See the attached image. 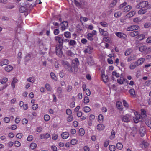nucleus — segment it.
<instances>
[{
    "label": "nucleus",
    "instance_id": "obj_1",
    "mask_svg": "<svg viewBox=\"0 0 151 151\" xmlns=\"http://www.w3.org/2000/svg\"><path fill=\"white\" fill-rule=\"evenodd\" d=\"M136 8L137 9L140 8H145V9H149L151 8V5L149 4L147 1H142L136 6Z\"/></svg>",
    "mask_w": 151,
    "mask_h": 151
},
{
    "label": "nucleus",
    "instance_id": "obj_2",
    "mask_svg": "<svg viewBox=\"0 0 151 151\" xmlns=\"http://www.w3.org/2000/svg\"><path fill=\"white\" fill-rule=\"evenodd\" d=\"M74 3L76 6L79 8L83 9H88V7L87 3L83 0H81L80 2L75 0Z\"/></svg>",
    "mask_w": 151,
    "mask_h": 151
},
{
    "label": "nucleus",
    "instance_id": "obj_3",
    "mask_svg": "<svg viewBox=\"0 0 151 151\" xmlns=\"http://www.w3.org/2000/svg\"><path fill=\"white\" fill-rule=\"evenodd\" d=\"M79 64V62L77 58H76L72 61V66L73 72L76 73L77 71V67Z\"/></svg>",
    "mask_w": 151,
    "mask_h": 151
},
{
    "label": "nucleus",
    "instance_id": "obj_4",
    "mask_svg": "<svg viewBox=\"0 0 151 151\" xmlns=\"http://www.w3.org/2000/svg\"><path fill=\"white\" fill-rule=\"evenodd\" d=\"M63 35H60L56 36L55 39L56 41L59 43V45L56 46H62L63 42Z\"/></svg>",
    "mask_w": 151,
    "mask_h": 151
},
{
    "label": "nucleus",
    "instance_id": "obj_5",
    "mask_svg": "<svg viewBox=\"0 0 151 151\" xmlns=\"http://www.w3.org/2000/svg\"><path fill=\"white\" fill-rule=\"evenodd\" d=\"M62 65H63L66 69L70 72H73L72 67L70 66L69 63L66 61L63 60L62 62Z\"/></svg>",
    "mask_w": 151,
    "mask_h": 151
},
{
    "label": "nucleus",
    "instance_id": "obj_6",
    "mask_svg": "<svg viewBox=\"0 0 151 151\" xmlns=\"http://www.w3.org/2000/svg\"><path fill=\"white\" fill-rule=\"evenodd\" d=\"M93 50V47L91 46H89L86 47L84 49L83 52L86 53L91 54L92 52V50Z\"/></svg>",
    "mask_w": 151,
    "mask_h": 151
},
{
    "label": "nucleus",
    "instance_id": "obj_7",
    "mask_svg": "<svg viewBox=\"0 0 151 151\" xmlns=\"http://www.w3.org/2000/svg\"><path fill=\"white\" fill-rule=\"evenodd\" d=\"M115 34L117 37L121 39L126 40L127 38L126 35L123 32H116L115 33Z\"/></svg>",
    "mask_w": 151,
    "mask_h": 151
},
{
    "label": "nucleus",
    "instance_id": "obj_8",
    "mask_svg": "<svg viewBox=\"0 0 151 151\" xmlns=\"http://www.w3.org/2000/svg\"><path fill=\"white\" fill-rule=\"evenodd\" d=\"M135 116L133 118L134 121L135 123H137L139 121L142 120V118L140 114L137 112L135 113Z\"/></svg>",
    "mask_w": 151,
    "mask_h": 151
},
{
    "label": "nucleus",
    "instance_id": "obj_9",
    "mask_svg": "<svg viewBox=\"0 0 151 151\" xmlns=\"http://www.w3.org/2000/svg\"><path fill=\"white\" fill-rule=\"evenodd\" d=\"M62 46H56V53L57 55L60 57L62 56V52L61 49Z\"/></svg>",
    "mask_w": 151,
    "mask_h": 151
},
{
    "label": "nucleus",
    "instance_id": "obj_10",
    "mask_svg": "<svg viewBox=\"0 0 151 151\" xmlns=\"http://www.w3.org/2000/svg\"><path fill=\"white\" fill-rule=\"evenodd\" d=\"M139 28V27L137 25H132L127 28V31H134V30H138Z\"/></svg>",
    "mask_w": 151,
    "mask_h": 151
},
{
    "label": "nucleus",
    "instance_id": "obj_11",
    "mask_svg": "<svg viewBox=\"0 0 151 151\" xmlns=\"http://www.w3.org/2000/svg\"><path fill=\"white\" fill-rule=\"evenodd\" d=\"M130 115L129 114H126L123 116L122 117V120L124 122H128L130 121Z\"/></svg>",
    "mask_w": 151,
    "mask_h": 151
},
{
    "label": "nucleus",
    "instance_id": "obj_12",
    "mask_svg": "<svg viewBox=\"0 0 151 151\" xmlns=\"http://www.w3.org/2000/svg\"><path fill=\"white\" fill-rule=\"evenodd\" d=\"M61 29L63 31L67 28L68 26V23L67 21H63L61 24Z\"/></svg>",
    "mask_w": 151,
    "mask_h": 151
},
{
    "label": "nucleus",
    "instance_id": "obj_13",
    "mask_svg": "<svg viewBox=\"0 0 151 151\" xmlns=\"http://www.w3.org/2000/svg\"><path fill=\"white\" fill-rule=\"evenodd\" d=\"M145 60V59L144 58H139L136 62H135V63L137 65V66H138L143 64Z\"/></svg>",
    "mask_w": 151,
    "mask_h": 151
},
{
    "label": "nucleus",
    "instance_id": "obj_14",
    "mask_svg": "<svg viewBox=\"0 0 151 151\" xmlns=\"http://www.w3.org/2000/svg\"><path fill=\"white\" fill-rule=\"evenodd\" d=\"M50 134L47 133L41 134L40 138L41 139H47L50 137Z\"/></svg>",
    "mask_w": 151,
    "mask_h": 151
},
{
    "label": "nucleus",
    "instance_id": "obj_15",
    "mask_svg": "<svg viewBox=\"0 0 151 151\" xmlns=\"http://www.w3.org/2000/svg\"><path fill=\"white\" fill-rule=\"evenodd\" d=\"M105 126L103 124H99L96 126V129L99 131H101L104 129Z\"/></svg>",
    "mask_w": 151,
    "mask_h": 151
},
{
    "label": "nucleus",
    "instance_id": "obj_16",
    "mask_svg": "<svg viewBox=\"0 0 151 151\" xmlns=\"http://www.w3.org/2000/svg\"><path fill=\"white\" fill-rule=\"evenodd\" d=\"M31 57V53H29L27 54L24 58V61L26 63L28 61H29Z\"/></svg>",
    "mask_w": 151,
    "mask_h": 151
},
{
    "label": "nucleus",
    "instance_id": "obj_17",
    "mask_svg": "<svg viewBox=\"0 0 151 151\" xmlns=\"http://www.w3.org/2000/svg\"><path fill=\"white\" fill-rule=\"evenodd\" d=\"M69 136V133L67 132H63L61 134L62 137L64 139H67Z\"/></svg>",
    "mask_w": 151,
    "mask_h": 151
},
{
    "label": "nucleus",
    "instance_id": "obj_18",
    "mask_svg": "<svg viewBox=\"0 0 151 151\" xmlns=\"http://www.w3.org/2000/svg\"><path fill=\"white\" fill-rule=\"evenodd\" d=\"M140 134L141 135V136L142 137H143L144 136L145 133V131L146 129L144 127L142 126L140 127Z\"/></svg>",
    "mask_w": 151,
    "mask_h": 151
},
{
    "label": "nucleus",
    "instance_id": "obj_19",
    "mask_svg": "<svg viewBox=\"0 0 151 151\" xmlns=\"http://www.w3.org/2000/svg\"><path fill=\"white\" fill-rule=\"evenodd\" d=\"M99 30L100 33L102 35L105 36H106L108 35V32L106 31H105L104 29L99 28Z\"/></svg>",
    "mask_w": 151,
    "mask_h": 151
},
{
    "label": "nucleus",
    "instance_id": "obj_20",
    "mask_svg": "<svg viewBox=\"0 0 151 151\" xmlns=\"http://www.w3.org/2000/svg\"><path fill=\"white\" fill-rule=\"evenodd\" d=\"M116 106L118 109L119 110L122 111L123 109L122 103L120 101H118L116 103Z\"/></svg>",
    "mask_w": 151,
    "mask_h": 151
},
{
    "label": "nucleus",
    "instance_id": "obj_21",
    "mask_svg": "<svg viewBox=\"0 0 151 151\" xmlns=\"http://www.w3.org/2000/svg\"><path fill=\"white\" fill-rule=\"evenodd\" d=\"M141 116L142 118H145L147 116L146 112V111L143 109H142L141 110Z\"/></svg>",
    "mask_w": 151,
    "mask_h": 151
},
{
    "label": "nucleus",
    "instance_id": "obj_22",
    "mask_svg": "<svg viewBox=\"0 0 151 151\" xmlns=\"http://www.w3.org/2000/svg\"><path fill=\"white\" fill-rule=\"evenodd\" d=\"M9 61L8 59H4L0 62V65L3 66L4 65H7L9 63Z\"/></svg>",
    "mask_w": 151,
    "mask_h": 151
},
{
    "label": "nucleus",
    "instance_id": "obj_23",
    "mask_svg": "<svg viewBox=\"0 0 151 151\" xmlns=\"http://www.w3.org/2000/svg\"><path fill=\"white\" fill-rule=\"evenodd\" d=\"M139 34V32L138 31H134L131 32L129 34V35L132 37H134L138 35Z\"/></svg>",
    "mask_w": 151,
    "mask_h": 151
},
{
    "label": "nucleus",
    "instance_id": "obj_24",
    "mask_svg": "<svg viewBox=\"0 0 151 151\" xmlns=\"http://www.w3.org/2000/svg\"><path fill=\"white\" fill-rule=\"evenodd\" d=\"M102 81L104 82H107L108 81V77L104 74H102L101 76Z\"/></svg>",
    "mask_w": 151,
    "mask_h": 151
},
{
    "label": "nucleus",
    "instance_id": "obj_25",
    "mask_svg": "<svg viewBox=\"0 0 151 151\" xmlns=\"http://www.w3.org/2000/svg\"><path fill=\"white\" fill-rule=\"evenodd\" d=\"M13 67L10 65H7L5 68V70L7 72H9L13 69Z\"/></svg>",
    "mask_w": 151,
    "mask_h": 151
},
{
    "label": "nucleus",
    "instance_id": "obj_26",
    "mask_svg": "<svg viewBox=\"0 0 151 151\" xmlns=\"http://www.w3.org/2000/svg\"><path fill=\"white\" fill-rule=\"evenodd\" d=\"M66 54L68 56L71 57H74L75 56V54L70 50H68L66 52Z\"/></svg>",
    "mask_w": 151,
    "mask_h": 151
},
{
    "label": "nucleus",
    "instance_id": "obj_27",
    "mask_svg": "<svg viewBox=\"0 0 151 151\" xmlns=\"http://www.w3.org/2000/svg\"><path fill=\"white\" fill-rule=\"evenodd\" d=\"M99 24L103 27H108L109 26V24L106 22L103 21L101 22H100L99 23Z\"/></svg>",
    "mask_w": 151,
    "mask_h": 151
},
{
    "label": "nucleus",
    "instance_id": "obj_28",
    "mask_svg": "<svg viewBox=\"0 0 151 151\" xmlns=\"http://www.w3.org/2000/svg\"><path fill=\"white\" fill-rule=\"evenodd\" d=\"M65 37L68 38H70L71 37V33L67 31L65 32L64 34Z\"/></svg>",
    "mask_w": 151,
    "mask_h": 151
},
{
    "label": "nucleus",
    "instance_id": "obj_29",
    "mask_svg": "<svg viewBox=\"0 0 151 151\" xmlns=\"http://www.w3.org/2000/svg\"><path fill=\"white\" fill-rule=\"evenodd\" d=\"M136 12L134 11H131L127 14V16L128 17H131L134 16Z\"/></svg>",
    "mask_w": 151,
    "mask_h": 151
},
{
    "label": "nucleus",
    "instance_id": "obj_30",
    "mask_svg": "<svg viewBox=\"0 0 151 151\" xmlns=\"http://www.w3.org/2000/svg\"><path fill=\"white\" fill-rule=\"evenodd\" d=\"M147 9H142L139 10L138 13L139 14H143L147 12Z\"/></svg>",
    "mask_w": 151,
    "mask_h": 151
},
{
    "label": "nucleus",
    "instance_id": "obj_31",
    "mask_svg": "<svg viewBox=\"0 0 151 151\" xmlns=\"http://www.w3.org/2000/svg\"><path fill=\"white\" fill-rule=\"evenodd\" d=\"M77 44L76 42L73 40H70L69 42V45L70 46H74Z\"/></svg>",
    "mask_w": 151,
    "mask_h": 151
},
{
    "label": "nucleus",
    "instance_id": "obj_32",
    "mask_svg": "<svg viewBox=\"0 0 151 151\" xmlns=\"http://www.w3.org/2000/svg\"><path fill=\"white\" fill-rule=\"evenodd\" d=\"M132 9V7L131 6L128 5L125 7L123 10V12H127Z\"/></svg>",
    "mask_w": 151,
    "mask_h": 151
},
{
    "label": "nucleus",
    "instance_id": "obj_33",
    "mask_svg": "<svg viewBox=\"0 0 151 151\" xmlns=\"http://www.w3.org/2000/svg\"><path fill=\"white\" fill-rule=\"evenodd\" d=\"M122 15V12L120 11H118L115 13L114 16L115 17L118 18L120 17Z\"/></svg>",
    "mask_w": 151,
    "mask_h": 151
},
{
    "label": "nucleus",
    "instance_id": "obj_34",
    "mask_svg": "<svg viewBox=\"0 0 151 151\" xmlns=\"http://www.w3.org/2000/svg\"><path fill=\"white\" fill-rule=\"evenodd\" d=\"M116 148L119 150H121L123 148V145L121 143L118 142L116 144Z\"/></svg>",
    "mask_w": 151,
    "mask_h": 151
},
{
    "label": "nucleus",
    "instance_id": "obj_35",
    "mask_svg": "<svg viewBox=\"0 0 151 151\" xmlns=\"http://www.w3.org/2000/svg\"><path fill=\"white\" fill-rule=\"evenodd\" d=\"M137 66L135 62L131 63L129 66V68L130 69L133 70Z\"/></svg>",
    "mask_w": 151,
    "mask_h": 151
},
{
    "label": "nucleus",
    "instance_id": "obj_36",
    "mask_svg": "<svg viewBox=\"0 0 151 151\" xmlns=\"http://www.w3.org/2000/svg\"><path fill=\"white\" fill-rule=\"evenodd\" d=\"M50 76L52 79L55 80V81H57V77L53 72H52L50 73Z\"/></svg>",
    "mask_w": 151,
    "mask_h": 151
},
{
    "label": "nucleus",
    "instance_id": "obj_37",
    "mask_svg": "<svg viewBox=\"0 0 151 151\" xmlns=\"http://www.w3.org/2000/svg\"><path fill=\"white\" fill-rule=\"evenodd\" d=\"M146 49V46L145 45H142L139 48V50L141 52L145 51Z\"/></svg>",
    "mask_w": 151,
    "mask_h": 151
},
{
    "label": "nucleus",
    "instance_id": "obj_38",
    "mask_svg": "<svg viewBox=\"0 0 151 151\" xmlns=\"http://www.w3.org/2000/svg\"><path fill=\"white\" fill-rule=\"evenodd\" d=\"M115 132L114 130H112L111 131V135L110 137V138L111 140L115 138Z\"/></svg>",
    "mask_w": 151,
    "mask_h": 151
},
{
    "label": "nucleus",
    "instance_id": "obj_39",
    "mask_svg": "<svg viewBox=\"0 0 151 151\" xmlns=\"http://www.w3.org/2000/svg\"><path fill=\"white\" fill-rule=\"evenodd\" d=\"M91 110L90 108L88 106H85L83 108V110L86 113L89 112Z\"/></svg>",
    "mask_w": 151,
    "mask_h": 151
},
{
    "label": "nucleus",
    "instance_id": "obj_40",
    "mask_svg": "<svg viewBox=\"0 0 151 151\" xmlns=\"http://www.w3.org/2000/svg\"><path fill=\"white\" fill-rule=\"evenodd\" d=\"M93 36L92 34L90 33H88L87 36V38L90 41H92L93 40Z\"/></svg>",
    "mask_w": 151,
    "mask_h": 151
},
{
    "label": "nucleus",
    "instance_id": "obj_41",
    "mask_svg": "<svg viewBox=\"0 0 151 151\" xmlns=\"http://www.w3.org/2000/svg\"><path fill=\"white\" fill-rule=\"evenodd\" d=\"M94 63V60L92 59V58L90 57L88 58V64L90 65H92Z\"/></svg>",
    "mask_w": 151,
    "mask_h": 151
},
{
    "label": "nucleus",
    "instance_id": "obj_42",
    "mask_svg": "<svg viewBox=\"0 0 151 151\" xmlns=\"http://www.w3.org/2000/svg\"><path fill=\"white\" fill-rule=\"evenodd\" d=\"M80 20L81 22L82 21L86 22L88 20V18L86 17H83L81 16L80 17Z\"/></svg>",
    "mask_w": 151,
    "mask_h": 151
},
{
    "label": "nucleus",
    "instance_id": "obj_43",
    "mask_svg": "<svg viewBox=\"0 0 151 151\" xmlns=\"http://www.w3.org/2000/svg\"><path fill=\"white\" fill-rule=\"evenodd\" d=\"M129 93L132 96H134L135 95V90L134 89H131L129 91Z\"/></svg>",
    "mask_w": 151,
    "mask_h": 151
},
{
    "label": "nucleus",
    "instance_id": "obj_44",
    "mask_svg": "<svg viewBox=\"0 0 151 151\" xmlns=\"http://www.w3.org/2000/svg\"><path fill=\"white\" fill-rule=\"evenodd\" d=\"M109 148L110 151H115L116 147L115 146L112 145H110L109 146Z\"/></svg>",
    "mask_w": 151,
    "mask_h": 151
},
{
    "label": "nucleus",
    "instance_id": "obj_45",
    "mask_svg": "<svg viewBox=\"0 0 151 151\" xmlns=\"http://www.w3.org/2000/svg\"><path fill=\"white\" fill-rule=\"evenodd\" d=\"M73 87L72 86L68 85L66 88V91L68 92H69L72 90Z\"/></svg>",
    "mask_w": 151,
    "mask_h": 151
},
{
    "label": "nucleus",
    "instance_id": "obj_46",
    "mask_svg": "<svg viewBox=\"0 0 151 151\" xmlns=\"http://www.w3.org/2000/svg\"><path fill=\"white\" fill-rule=\"evenodd\" d=\"M22 55V53L21 52H19L17 55V58L18 59V62L19 63H20V61L21 60Z\"/></svg>",
    "mask_w": 151,
    "mask_h": 151
},
{
    "label": "nucleus",
    "instance_id": "obj_47",
    "mask_svg": "<svg viewBox=\"0 0 151 151\" xmlns=\"http://www.w3.org/2000/svg\"><path fill=\"white\" fill-rule=\"evenodd\" d=\"M132 52V50L131 49H129L126 50L125 52V55L127 56L130 54Z\"/></svg>",
    "mask_w": 151,
    "mask_h": 151
},
{
    "label": "nucleus",
    "instance_id": "obj_48",
    "mask_svg": "<svg viewBox=\"0 0 151 151\" xmlns=\"http://www.w3.org/2000/svg\"><path fill=\"white\" fill-rule=\"evenodd\" d=\"M8 81V78H4L0 80V82L2 84H4Z\"/></svg>",
    "mask_w": 151,
    "mask_h": 151
},
{
    "label": "nucleus",
    "instance_id": "obj_49",
    "mask_svg": "<svg viewBox=\"0 0 151 151\" xmlns=\"http://www.w3.org/2000/svg\"><path fill=\"white\" fill-rule=\"evenodd\" d=\"M124 79L123 78H120L117 80V82L120 84H122L123 83Z\"/></svg>",
    "mask_w": 151,
    "mask_h": 151
},
{
    "label": "nucleus",
    "instance_id": "obj_50",
    "mask_svg": "<svg viewBox=\"0 0 151 151\" xmlns=\"http://www.w3.org/2000/svg\"><path fill=\"white\" fill-rule=\"evenodd\" d=\"M79 135L81 136H82L84 135L85 132L84 129L82 128L79 129Z\"/></svg>",
    "mask_w": 151,
    "mask_h": 151
},
{
    "label": "nucleus",
    "instance_id": "obj_51",
    "mask_svg": "<svg viewBox=\"0 0 151 151\" xmlns=\"http://www.w3.org/2000/svg\"><path fill=\"white\" fill-rule=\"evenodd\" d=\"M146 124L151 129V121L148 119H146L145 121Z\"/></svg>",
    "mask_w": 151,
    "mask_h": 151
},
{
    "label": "nucleus",
    "instance_id": "obj_52",
    "mask_svg": "<svg viewBox=\"0 0 151 151\" xmlns=\"http://www.w3.org/2000/svg\"><path fill=\"white\" fill-rule=\"evenodd\" d=\"M37 146V144L35 143H32L30 145V147L32 150L35 149Z\"/></svg>",
    "mask_w": 151,
    "mask_h": 151
},
{
    "label": "nucleus",
    "instance_id": "obj_53",
    "mask_svg": "<svg viewBox=\"0 0 151 151\" xmlns=\"http://www.w3.org/2000/svg\"><path fill=\"white\" fill-rule=\"evenodd\" d=\"M142 19L141 18L139 17H137L134 18L133 19V21L135 22L139 23L141 22Z\"/></svg>",
    "mask_w": 151,
    "mask_h": 151
},
{
    "label": "nucleus",
    "instance_id": "obj_54",
    "mask_svg": "<svg viewBox=\"0 0 151 151\" xmlns=\"http://www.w3.org/2000/svg\"><path fill=\"white\" fill-rule=\"evenodd\" d=\"M112 75L113 76H116L118 78L119 77L120 74L119 73H118L116 71H113L112 73Z\"/></svg>",
    "mask_w": 151,
    "mask_h": 151
},
{
    "label": "nucleus",
    "instance_id": "obj_55",
    "mask_svg": "<svg viewBox=\"0 0 151 151\" xmlns=\"http://www.w3.org/2000/svg\"><path fill=\"white\" fill-rule=\"evenodd\" d=\"M145 37V35L143 34H140L138 36V39L139 40H142Z\"/></svg>",
    "mask_w": 151,
    "mask_h": 151
},
{
    "label": "nucleus",
    "instance_id": "obj_56",
    "mask_svg": "<svg viewBox=\"0 0 151 151\" xmlns=\"http://www.w3.org/2000/svg\"><path fill=\"white\" fill-rule=\"evenodd\" d=\"M44 118L45 121H48L50 119V117L48 115L46 114L44 115Z\"/></svg>",
    "mask_w": 151,
    "mask_h": 151
},
{
    "label": "nucleus",
    "instance_id": "obj_57",
    "mask_svg": "<svg viewBox=\"0 0 151 151\" xmlns=\"http://www.w3.org/2000/svg\"><path fill=\"white\" fill-rule=\"evenodd\" d=\"M45 87L46 89L48 91H51L52 88L50 85L48 83L46 84L45 85Z\"/></svg>",
    "mask_w": 151,
    "mask_h": 151
},
{
    "label": "nucleus",
    "instance_id": "obj_58",
    "mask_svg": "<svg viewBox=\"0 0 151 151\" xmlns=\"http://www.w3.org/2000/svg\"><path fill=\"white\" fill-rule=\"evenodd\" d=\"M27 81L31 83H33L35 82L34 79L33 77H30L28 78Z\"/></svg>",
    "mask_w": 151,
    "mask_h": 151
},
{
    "label": "nucleus",
    "instance_id": "obj_59",
    "mask_svg": "<svg viewBox=\"0 0 151 151\" xmlns=\"http://www.w3.org/2000/svg\"><path fill=\"white\" fill-rule=\"evenodd\" d=\"M26 8L23 6H21L19 8V11L21 13H23L26 11Z\"/></svg>",
    "mask_w": 151,
    "mask_h": 151
},
{
    "label": "nucleus",
    "instance_id": "obj_60",
    "mask_svg": "<svg viewBox=\"0 0 151 151\" xmlns=\"http://www.w3.org/2000/svg\"><path fill=\"white\" fill-rule=\"evenodd\" d=\"M78 140L76 139H72L71 141L70 144L72 145H74L77 144Z\"/></svg>",
    "mask_w": 151,
    "mask_h": 151
},
{
    "label": "nucleus",
    "instance_id": "obj_61",
    "mask_svg": "<svg viewBox=\"0 0 151 151\" xmlns=\"http://www.w3.org/2000/svg\"><path fill=\"white\" fill-rule=\"evenodd\" d=\"M89 102V99L88 96H85L84 99V103L87 104Z\"/></svg>",
    "mask_w": 151,
    "mask_h": 151
},
{
    "label": "nucleus",
    "instance_id": "obj_62",
    "mask_svg": "<svg viewBox=\"0 0 151 151\" xmlns=\"http://www.w3.org/2000/svg\"><path fill=\"white\" fill-rule=\"evenodd\" d=\"M120 65L123 68H124V67H126V66L127 65V64L126 63L125 61H124V60L121 62Z\"/></svg>",
    "mask_w": 151,
    "mask_h": 151
},
{
    "label": "nucleus",
    "instance_id": "obj_63",
    "mask_svg": "<svg viewBox=\"0 0 151 151\" xmlns=\"http://www.w3.org/2000/svg\"><path fill=\"white\" fill-rule=\"evenodd\" d=\"M62 89L60 87H59L57 88V92L60 94H61L62 92Z\"/></svg>",
    "mask_w": 151,
    "mask_h": 151
},
{
    "label": "nucleus",
    "instance_id": "obj_64",
    "mask_svg": "<svg viewBox=\"0 0 151 151\" xmlns=\"http://www.w3.org/2000/svg\"><path fill=\"white\" fill-rule=\"evenodd\" d=\"M14 145L16 147H19L21 146V143L19 141H16L14 142Z\"/></svg>",
    "mask_w": 151,
    "mask_h": 151
}]
</instances>
